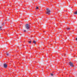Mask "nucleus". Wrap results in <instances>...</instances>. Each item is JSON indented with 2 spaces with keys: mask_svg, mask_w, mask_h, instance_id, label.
Segmentation results:
<instances>
[{
  "mask_svg": "<svg viewBox=\"0 0 77 77\" xmlns=\"http://www.w3.org/2000/svg\"><path fill=\"white\" fill-rule=\"evenodd\" d=\"M46 14H48V15H50V12H51V11L49 9V8H47L46 9Z\"/></svg>",
  "mask_w": 77,
  "mask_h": 77,
  "instance_id": "1",
  "label": "nucleus"
},
{
  "mask_svg": "<svg viewBox=\"0 0 77 77\" xmlns=\"http://www.w3.org/2000/svg\"><path fill=\"white\" fill-rule=\"evenodd\" d=\"M25 27L27 29H30V25L28 24H27L25 25Z\"/></svg>",
  "mask_w": 77,
  "mask_h": 77,
  "instance_id": "2",
  "label": "nucleus"
},
{
  "mask_svg": "<svg viewBox=\"0 0 77 77\" xmlns=\"http://www.w3.org/2000/svg\"><path fill=\"white\" fill-rule=\"evenodd\" d=\"M69 64L70 66H72V67H74V66L73 65V63L71 62H69Z\"/></svg>",
  "mask_w": 77,
  "mask_h": 77,
  "instance_id": "3",
  "label": "nucleus"
},
{
  "mask_svg": "<svg viewBox=\"0 0 77 77\" xmlns=\"http://www.w3.org/2000/svg\"><path fill=\"white\" fill-rule=\"evenodd\" d=\"M3 66L5 68H6L8 67V65H7V64L5 63H4L3 64Z\"/></svg>",
  "mask_w": 77,
  "mask_h": 77,
  "instance_id": "4",
  "label": "nucleus"
},
{
  "mask_svg": "<svg viewBox=\"0 0 77 77\" xmlns=\"http://www.w3.org/2000/svg\"><path fill=\"white\" fill-rule=\"evenodd\" d=\"M6 55L8 56H10V54L9 53H8V52L6 53Z\"/></svg>",
  "mask_w": 77,
  "mask_h": 77,
  "instance_id": "5",
  "label": "nucleus"
},
{
  "mask_svg": "<svg viewBox=\"0 0 77 77\" xmlns=\"http://www.w3.org/2000/svg\"><path fill=\"white\" fill-rule=\"evenodd\" d=\"M33 43H34L35 44H36V41H35L34 40H33Z\"/></svg>",
  "mask_w": 77,
  "mask_h": 77,
  "instance_id": "6",
  "label": "nucleus"
},
{
  "mask_svg": "<svg viewBox=\"0 0 77 77\" xmlns=\"http://www.w3.org/2000/svg\"><path fill=\"white\" fill-rule=\"evenodd\" d=\"M74 14H75V15H77V11H76L75 13H74Z\"/></svg>",
  "mask_w": 77,
  "mask_h": 77,
  "instance_id": "7",
  "label": "nucleus"
},
{
  "mask_svg": "<svg viewBox=\"0 0 77 77\" xmlns=\"http://www.w3.org/2000/svg\"><path fill=\"white\" fill-rule=\"evenodd\" d=\"M6 20L7 21H10V19L9 18H8L6 19Z\"/></svg>",
  "mask_w": 77,
  "mask_h": 77,
  "instance_id": "8",
  "label": "nucleus"
},
{
  "mask_svg": "<svg viewBox=\"0 0 77 77\" xmlns=\"http://www.w3.org/2000/svg\"><path fill=\"white\" fill-rule=\"evenodd\" d=\"M50 75H51V76H54V75L52 73H50Z\"/></svg>",
  "mask_w": 77,
  "mask_h": 77,
  "instance_id": "9",
  "label": "nucleus"
},
{
  "mask_svg": "<svg viewBox=\"0 0 77 77\" xmlns=\"http://www.w3.org/2000/svg\"><path fill=\"white\" fill-rule=\"evenodd\" d=\"M31 42H32L31 41L29 42H29V44H31Z\"/></svg>",
  "mask_w": 77,
  "mask_h": 77,
  "instance_id": "10",
  "label": "nucleus"
},
{
  "mask_svg": "<svg viewBox=\"0 0 77 77\" xmlns=\"http://www.w3.org/2000/svg\"><path fill=\"white\" fill-rule=\"evenodd\" d=\"M67 30H70V28H66Z\"/></svg>",
  "mask_w": 77,
  "mask_h": 77,
  "instance_id": "11",
  "label": "nucleus"
},
{
  "mask_svg": "<svg viewBox=\"0 0 77 77\" xmlns=\"http://www.w3.org/2000/svg\"><path fill=\"white\" fill-rule=\"evenodd\" d=\"M38 7H36V9H38Z\"/></svg>",
  "mask_w": 77,
  "mask_h": 77,
  "instance_id": "12",
  "label": "nucleus"
},
{
  "mask_svg": "<svg viewBox=\"0 0 77 77\" xmlns=\"http://www.w3.org/2000/svg\"><path fill=\"white\" fill-rule=\"evenodd\" d=\"M2 26H0V29H2Z\"/></svg>",
  "mask_w": 77,
  "mask_h": 77,
  "instance_id": "13",
  "label": "nucleus"
},
{
  "mask_svg": "<svg viewBox=\"0 0 77 77\" xmlns=\"http://www.w3.org/2000/svg\"><path fill=\"white\" fill-rule=\"evenodd\" d=\"M26 30H24L23 32H26Z\"/></svg>",
  "mask_w": 77,
  "mask_h": 77,
  "instance_id": "14",
  "label": "nucleus"
},
{
  "mask_svg": "<svg viewBox=\"0 0 77 77\" xmlns=\"http://www.w3.org/2000/svg\"><path fill=\"white\" fill-rule=\"evenodd\" d=\"M75 40H76V41H77V38H76Z\"/></svg>",
  "mask_w": 77,
  "mask_h": 77,
  "instance_id": "15",
  "label": "nucleus"
},
{
  "mask_svg": "<svg viewBox=\"0 0 77 77\" xmlns=\"http://www.w3.org/2000/svg\"><path fill=\"white\" fill-rule=\"evenodd\" d=\"M36 21H37V22H38V20H37V19H36Z\"/></svg>",
  "mask_w": 77,
  "mask_h": 77,
  "instance_id": "16",
  "label": "nucleus"
},
{
  "mask_svg": "<svg viewBox=\"0 0 77 77\" xmlns=\"http://www.w3.org/2000/svg\"><path fill=\"white\" fill-rule=\"evenodd\" d=\"M45 32H45H44V31H43L44 32Z\"/></svg>",
  "mask_w": 77,
  "mask_h": 77,
  "instance_id": "17",
  "label": "nucleus"
},
{
  "mask_svg": "<svg viewBox=\"0 0 77 77\" xmlns=\"http://www.w3.org/2000/svg\"><path fill=\"white\" fill-rule=\"evenodd\" d=\"M23 35H24V34H23Z\"/></svg>",
  "mask_w": 77,
  "mask_h": 77,
  "instance_id": "18",
  "label": "nucleus"
},
{
  "mask_svg": "<svg viewBox=\"0 0 77 77\" xmlns=\"http://www.w3.org/2000/svg\"><path fill=\"white\" fill-rule=\"evenodd\" d=\"M64 63H63V64H64Z\"/></svg>",
  "mask_w": 77,
  "mask_h": 77,
  "instance_id": "19",
  "label": "nucleus"
},
{
  "mask_svg": "<svg viewBox=\"0 0 77 77\" xmlns=\"http://www.w3.org/2000/svg\"><path fill=\"white\" fill-rule=\"evenodd\" d=\"M64 63H63V64H64Z\"/></svg>",
  "mask_w": 77,
  "mask_h": 77,
  "instance_id": "20",
  "label": "nucleus"
},
{
  "mask_svg": "<svg viewBox=\"0 0 77 77\" xmlns=\"http://www.w3.org/2000/svg\"><path fill=\"white\" fill-rule=\"evenodd\" d=\"M64 63H63V64H64Z\"/></svg>",
  "mask_w": 77,
  "mask_h": 77,
  "instance_id": "21",
  "label": "nucleus"
},
{
  "mask_svg": "<svg viewBox=\"0 0 77 77\" xmlns=\"http://www.w3.org/2000/svg\"><path fill=\"white\" fill-rule=\"evenodd\" d=\"M21 35H22L21 34Z\"/></svg>",
  "mask_w": 77,
  "mask_h": 77,
  "instance_id": "22",
  "label": "nucleus"
}]
</instances>
